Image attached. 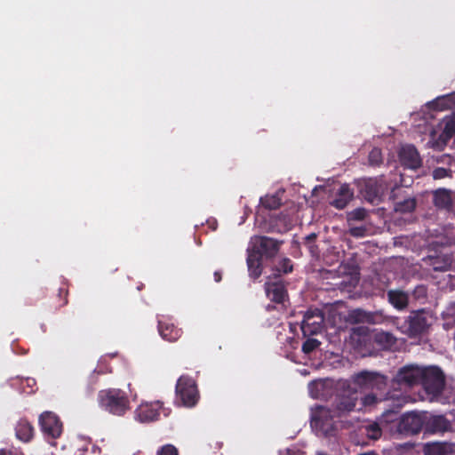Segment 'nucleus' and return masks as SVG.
I'll list each match as a JSON object with an SVG mask.
<instances>
[{"label": "nucleus", "mask_w": 455, "mask_h": 455, "mask_svg": "<svg viewBox=\"0 0 455 455\" xmlns=\"http://www.w3.org/2000/svg\"><path fill=\"white\" fill-rule=\"evenodd\" d=\"M421 367L406 365L401 368L392 381L393 390L388 391L385 399L391 402L387 412L397 413L411 399L406 389L420 383Z\"/></svg>", "instance_id": "1"}, {"label": "nucleus", "mask_w": 455, "mask_h": 455, "mask_svg": "<svg viewBox=\"0 0 455 455\" xmlns=\"http://www.w3.org/2000/svg\"><path fill=\"white\" fill-rule=\"evenodd\" d=\"M339 423V418L330 408L317 405L311 409L310 426L317 435L336 436Z\"/></svg>", "instance_id": "2"}, {"label": "nucleus", "mask_w": 455, "mask_h": 455, "mask_svg": "<svg viewBox=\"0 0 455 455\" xmlns=\"http://www.w3.org/2000/svg\"><path fill=\"white\" fill-rule=\"evenodd\" d=\"M98 400L102 409L116 416H124L131 409L126 392L119 388L100 390Z\"/></svg>", "instance_id": "3"}, {"label": "nucleus", "mask_w": 455, "mask_h": 455, "mask_svg": "<svg viewBox=\"0 0 455 455\" xmlns=\"http://www.w3.org/2000/svg\"><path fill=\"white\" fill-rule=\"evenodd\" d=\"M176 403L180 406L193 407L199 400L196 382L188 375H181L175 387Z\"/></svg>", "instance_id": "4"}, {"label": "nucleus", "mask_w": 455, "mask_h": 455, "mask_svg": "<svg viewBox=\"0 0 455 455\" xmlns=\"http://www.w3.org/2000/svg\"><path fill=\"white\" fill-rule=\"evenodd\" d=\"M420 385L428 395H440L445 386V376L437 366L421 368Z\"/></svg>", "instance_id": "5"}, {"label": "nucleus", "mask_w": 455, "mask_h": 455, "mask_svg": "<svg viewBox=\"0 0 455 455\" xmlns=\"http://www.w3.org/2000/svg\"><path fill=\"white\" fill-rule=\"evenodd\" d=\"M430 320V313L424 308L411 311L405 321L408 337L414 339L427 332L431 326Z\"/></svg>", "instance_id": "6"}, {"label": "nucleus", "mask_w": 455, "mask_h": 455, "mask_svg": "<svg viewBox=\"0 0 455 455\" xmlns=\"http://www.w3.org/2000/svg\"><path fill=\"white\" fill-rule=\"evenodd\" d=\"M283 241H279L265 235L254 236L251 239V251L256 256L271 259L276 256Z\"/></svg>", "instance_id": "7"}, {"label": "nucleus", "mask_w": 455, "mask_h": 455, "mask_svg": "<svg viewBox=\"0 0 455 455\" xmlns=\"http://www.w3.org/2000/svg\"><path fill=\"white\" fill-rule=\"evenodd\" d=\"M358 400V393L356 388L347 386V389L339 392L332 408H330L339 419L350 411H354Z\"/></svg>", "instance_id": "8"}, {"label": "nucleus", "mask_w": 455, "mask_h": 455, "mask_svg": "<svg viewBox=\"0 0 455 455\" xmlns=\"http://www.w3.org/2000/svg\"><path fill=\"white\" fill-rule=\"evenodd\" d=\"M426 411H411L403 414L397 426L399 433L405 435L419 434L422 429L425 430Z\"/></svg>", "instance_id": "9"}, {"label": "nucleus", "mask_w": 455, "mask_h": 455, "mask_svg": "<svg viewBox=\"0 0 455 455\" xmlns=\"http://www.w3.org/2000/svg\"><path fill=\"white\" fill-rule=\"evenodd\" d=\"M324 314L321 309H308L304 313L300 329L304 337L321 333L324 328Z\"/></svg>", "instance_id": "10"}, {"label": "nucleus", "mask_w": 455, "mask_h": 455, "mask_svg": "<svg viewBox=\"0 0 455 455\" xmlns=\"http://www.w3.org/2000/svg\"><path fill=\"white\" fill-rule=\"evenodd\" d=\"M161 411L165 417L171 413V410L164 407L161 401L142 403L135 411L136 419L141 423H149L159 419Z\"/></svg>", "instance_id": "11"}, {"label": "nucleus", "mask_w": 455, "mask_h": 455, "mask_svg": "<svg viewBox=\"0 0 455 455\" xmlns=\"http://www.w3.org/2000/svg\"><path fill=\"white\" fill-rule=\"evenodd\" d=\"M387 189V186L382 179L371 178L363 181L360 193L367 202L378 204L382 201Z\"/></svg>", "instance_id": "12"}, {"label": "nucleus", "mask_w": 455, "mask_h": 455, "mask_svg": "<svg viewBox=\"0 0 455 455\" xmlns=\"http://www.w3.org/2000/svg\"><path fill=\"white\" fill-rule=\"evenodd\" d=\"M355 387L364 389L381 390L387 386V377L378 372L363 371L353 378Z\"/></svg>", "instance_id": "13"}, {"label": "nucleus", "mask_w": 455, "mask_h": 455, "mask_svg": "<svg viewBox=\"0 0 455 455\" xmlns=\"http://www.w3.org/2000/svg\"><path fill=\"white\" fill-rule=\"evenodd\" d=\"M403 189L400 187H395L391 190L389 199L394 204V210L396 212L408 213L415 210L417 202L414 197L403 196Z\"/></svg>", "instance_id": "14"}, {"label": "nucleus", "mask_w": 455, "mask_h": 455, "mask_svg": "<svg viewBox=\"0 0 455 455\" xmlns=\"http://www.w3.org/2000/svg\"><path fill=\"white\" fill-rule=\"evenodd\" d=\"M39 424L44 434L52 438H58L62 433V422L51 411H45L39 418Z\"/></svg>", "instance_id": "15"}, {"label": "nucleus", "mask_w": 455, "mask_h": 455, "mask_svg": "<svg viewBox=\"0 0 455 455\" xmlns=\"http://www.w3.org/2000/svg\"><path fill=\"white\" fill-rule=\"evenodd\" d=\"M452 430V423L444 415H433L426 411L425 433L444 434Z\"/></svg>", "instance_id": "16"}, {"label": "nucleus", "mask_w": 455, "mask_h": 455, "mask_svg": "<svg viewBox=\"0 0 455 455\" xmlns=\"http://www.w3.org/2000/svg\"><path fill=\"white\" fill-rule=\"evenodd\" d=\"M157 328L162 339L169 342L177 341L183 333L182 330L178 328L171 318L164 315L158 317Z\"/></svg>", "instance_id": "17"}, {"label": "nucleus", "mask_w": 455, "mask_h": 455, "mask_svg": "<svg viewBox=\"0 0 455 455\" xmlns=\"http://www.w3.org/2000/svg\"><path fill=\"white\" fill-rule=\"evenodd\" d=\"M401 164L407 169L417 170L421 166V158L412 145L403 146L399 152Z\"/></svg>", "instance_id": "18"}, {"label": "nucleus", "mask_w": 455, "mask_h": 455, "mask_svg": "<svg viewBox=\"0 0 455 455\" xmlns=\"http://www.w3.org/2000/svg\"><path fill=\"white\" fill-rule=\"evenodd\" d=\"M267 297L273 302L282 304L288 298L285 285L282 282H272L265 283Z\"/></svg>", "instance_id": "19"}, {"label": "nucleus", "mask_w": 455, "mask_h": 455, "mask_svg": "<svg viewBox=\"0 0 455 455\" xmlns=\"http://www.w3.org/2000/svg\"><path fill=\"white\" fill-rule=\"evenodd\" d=\"M424 455H452L455 453V443L447 442L427 443L423 446Z\"/></svg>", "instance_id": "20"}, {"label": "nucleus", "mask_w": 455, "mask_h": 455, "mask_svg": "<svg viewBox=\"0 0 455 455\" xmlns=\"http://www.w3.org/2000/svg\"><path fill=\"white\" fill-rule=\"evenodd\" d=\"M353 198L354 191L348 184L345 183L339 187L330 204L336 209L342 210Z\"/></svg>", "instance_id": "21"}, {"label": "nucleus", "mask_w": 455, "mask_h": 455, "mask_svg": "<svg viewBox=\"0 0 455 455\" xmlns=\"http://www.w3.org/2000/svg\"><path fill=\"white\" fill-rule=\"evenodd\" d=\"M388 302L397 310H403L408 307L409 296L401 290H389L387 292Z\"/></svg>", "instance_id": "22"}, {"label": "nucleus", "mask_w": 455, "mask_h": 455, "mask_svg": "<svg viewBox=\"0 0 455 455\" xmlns=\"http://www.w3.org/2000/svg\"><path fill=\"white\" fill-rule=\"evenodd\" d=\"M434 204L438 209L450 211L452 207V198L451 191L445 188H438L433 193Z\"/></svg>", "instance_id": "23"}, {"label": "nucleus", "mask_w": 455, "mask_h": 455, "mask_svg": "<svg viewBox=\"0 0 455 455\" xmlns=\"http://www.w3.org/2000/svg\"><path fill=\"white\" fill-rule=\"evenodd\" d=\"M15 434L18 439L27 443L33 437L34 428L27 419H21L16 424Z\"/></svg>", "instance_id": "24"}, {"label": "nucleus", "mask_w": 455, "mask_h": 455, "mask_svg": "<svg viewBox=\"0 0 455 455\" xmlns=\"http://www.w3.org/2000/svg\"><path fill=\"white\" fill-rule=\"evenodd\" d=\"M247 266L250 276L257 279L262 274V259L249 251L247 257Z\"/></svg>", "instance_id": "25"}, {"label": "nucleus", "mask_w": 455, "mask_h": 455, "mask_svg": "<svg viewBox=\"0 0 455 455\" xmlns=\"http://www.w3.org/2000/svg\"><path fill=\"white\" fill-rule=\"evenodd\" d=\"M374 341L383 348H390L396 342V338L390 332L380 331L374 335Z\"/></svg>", "instance_id": "26"}, {"label": "nucleus", "mask_w": 455, "mask_h": 455, "mask_svg": "<svg viewBox=\"0 0 455 455\" xmlns=\"http://www.w3.org/2000/svg\"><path fill=\"white\" fill-rule=\"evenodd\" d=\"M371 315L363 309L357 308L349 312L348 321L352 323H368Z\"/></svg>", "instance_id": "27"}, {"label": "nucleus", "mask_w": 455, "mask_h": 455, "mask_svg": "<svg viewBox=\"0 0 455 455\" xmlns=\"http://www.w3.org/2000/svg\"><path fill=\"white\" fill-rule=\"evenodd\" d=\"M261 205L268 210H275L281 205V198L277 195H267L260 198Z\"/></svg>", "instance_id": "28"}, {"label": "nucleus", "mask_w": 455, "mask_h": 455, "mask_svg": "<svg viewBox=\"0 0 455 455\" xmlns=\"http://www.w3.org/2000/svg\"><path fill=\"white\" fill-rule=\"evenodd\" d=\"M364 434L369 439L378 440L382 435V430L379 425L374 422L364 427Z\"/></svg>", "instance_id": "29"}, {"label": "nucleus", "mask_w": 455, "mask_h": 455, "mask_svg": "<svg viewBox=\"0 0 455 455\" xmlns=\"http://www.w3.org/2000/svg\"><path fill=\"white\" fill-rule=\"evenodd\" d=\"M275 270L283 274L291 273L293 271V264L289 258H283L279 261Z\"/></svg>", "instance_id": "30"}, {"label": "nucleus", "mask_w": 455, "mask_h": 455, "mask_svg": "<svg viewBox=\"0 0 455 455\" xmlns=\"http://www.w3.org/2000/svg\"><path fill=\"white\" fill-rule=\"evenodd\" d=\"M321 345V342L314 338H308L305 340V342L302 344V352L304 354H310L314 350H315L319 346Z\"/></svg>", "instance_id": "31"}, {"label": "nucleus", "mask_w": 455, "mask_h": 455, "mask_svg": "<svg viewBox=\"0 0 455 455\" xmlns=\"http://www.w3.org/2000/svg\"><path fill=\"white\" fill-rule=\"evenodd\" d=\"M455 134V121L449 120L445 123L443 133L441 134V138L445 141L450 140Z\"/></svg>", "instance_id": "32"}, {"label": "nucleus", "mask_w": 455, "mask_h": 455, "mask_svg": "<svg viewBox=\"0 0 455 455\" xmlns=\"http://www.w3.org/2000/svg\"><path fill=\"white\" fill-rule=\"evenodd\" d=\"M369 163L372 166H378L382 163V153L381 150L378 148H374L370 153H369Z\"/></svg>", "instance_id": "33"}, {"label": "nucleus", "mask_w": 455, "mask_h": 455, "mask_svg": "<svg viewBox=\"0 0 455 455\" xmlns=\"http://www.w3.org/2000/svg\"><path fill=\"white\" fill-rule=\"evenodd\" d=\"M20 384L22 386V391L27 394H33L35 393L36 381L33 378H26L24 379H21Z\"/></svg>", "instance_id": "34"}, {"label": "nucleus", "mask_w": 455, "mask_h": 455, "mask_svg": "<svg viewBox=\"0 0 455 455\" xmlns=\"http://www.w3.org/2000/svg\"><path fill=\"white\" fill-rule=\"evenodd\" d=\"M367 215V212L364 208H356L352 212H348L347 220H363Z\"/></svg>", "instance_id": "35"}, {"label": "nucleus", "mask_w": 455, "mask_h": 455, "mask_svg": "<svg viewBox=\"0 0 455 455\" xmlns=\"http://www.w3.org/2000/svg\"><path fill=\"white\" fill-rule=\"evenodd\" d=\"M157 455H179V451L174 445L165 444L157 451Z\"/></svg>", "instance_id": "36"}, {"label": "nucleus", "mask_w": 455, "mask_h": 455, "mask_svg": "<svg viewBox=\"0 0 455 455\" xmlns=\"http://www.w3.org/2000/svg\"><path fill=\"white\" fill-rule=\"evenodd\" d=\"M68 290L67 287L63 286V287L59 288L58 298H59L60 301L57 305L58 307H61L68 304Z\"/></svg>", "instance_id": "37"}, {"label": "nucleus", "mask_w": 455, "mask_h": 455, "mask_svg": "<svg viewBox=\"0 0 455 455\" xmlns=\"http://www.w3.org/2000/svg\"><path fill=\"white\" fill-rule=\"evenodd\" d=\"M450 172L451 171L446 168L437 167L433 171V178L435 180H441L450 176Z\"/></svg>", "instance_id": "38"}, {"label": "nucleus", "mask_w": 455, "mask_h": 455, "mask_svg": "<svg viewBox=\"0 0 455 455\" xmlns=\"http://www.w3.org/2000/svg\"><path fill=\"white\" fill-rule=\"evenodd\" d=\"M377 402H378V398H377L376 395H374V394H369V395H366L363 398V405H365V406H371V405H373V404H375Z\"/></svg>", "instance_id": "39"}, {"label": "nucleus", "mask_w": 455, "mask_h": 455, "mask_svg": "<svg viewBox=\"0 0 455 455\" xmlns=\"http://www.w3.org/2000/svg\"><path fill=\"white\" fill-rule=\"evenodd\" d=\"M365 228L363 227H356V228H351L349 230V233L352 236L355 237H362L365 234Z\"/></svg>", "instance_id": "40"}, {"label": "nucleus", "mask_w": 455, "mask_h": 455, "mask_svg": "<svg viewBox=\"0 0 455 455\" xmlns=\"http://www.w3.org/2000/svg\"><path fill=\"white\" fill-rule=\"evenodd\" d=\"M316 237H317V235L315 233H311V234L307 235L304 239V244L308 245V244L315 243Z\"/></svg>", "instance_id": "41"}, {"label": "nucleus", "mask_w": 455, "mask_h": 455, "mask_svg": "<svg viewBox=\"0 0 455 455\" xmlns=\"http://www.w3.org/2000/svg\"><path fill=\"white\" fill-rule=\"evenodd\" d=\"M312 256L317 257L319 254L318 246L315 243L306 245Z\"/></svg>", "instance_id": "42"}, {"label": "nucleus", "mask_w": 455, "mask_h": 455, "mask_svg": "<svg viewBox=\"0 0 455 455\" xmlns=\"http://www.w3.org/2000/svg\"><path fill=\"white\" fill-rule=\"evenodd\" d=\"M214 280L216 283H220L222 280V273L220 270H217L213 274Z\"/></svg>", "instance_id": "43"}, {"label": "nucleus", "mask_w": 455, "mask_h": 455, "mask_svg": "<svg viewBox=\"0 0 455 455\" xmlns=\"http://www.w3.org/2000/svg\"><path fill=\"white\" fill-rule=\"evenodd\" d=\"M357 455H379V454L376 451H371L360 453V454H357Z\"/></svg>", "instance_id": "44"}, {"label": "nucleus", "mask_w": 455, "mask_h": 455, "mask_svg": "<svg viewBox=\"0 0 455 455\" xmlns=\"http://www.w3.org/2000/svg\"><path fill=\"white\" fill-rule=\"evenodd\" d=\"M416 292H425V289L421 286H419L415 290Z\"/></svg>", "instance_id": "45"}, {"label": "nucleus", "mask_w": 455, "mask_h": 455, "mask_svg": "<svg viewBox=\"0 0 455 455\" xmlns=\"http://www.w3.org/2000/svg\"><path fill=\"white\" fill-rule=\"evenodd\" d=\"M0 455H12L11 452H6L4 451H0Z\"/></svg>", "instance_id": "46"}, {"label": "nucleus", "mask_w": 455, "mask_h": 455, "mask_svg": "<svg viewBox=\"0 0 455 455\" xmlns=\"http://www.w3.org/2000/svg\"><path fill=\"white\" fill-rule=\"evenodd\" d=\"M434 269H435V270H443L444 268H443V267H437V266L434 265Z\"/></svg>", "instance_id": "47"}]
</instances>
